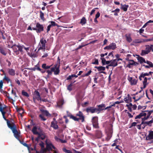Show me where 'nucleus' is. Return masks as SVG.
Here are the masks:
<instances>
[{
  "instance_id": "1",
  "label": "nucleus",
  "mask_w": 153,
  "mask_h": 153,
  "mask_svg": "<svg viewBox=\"0 0 153 153\" xmlns=\"http://www.w3.org/2000/svg\"><path fill=\"white\" fill-rule=\"evenodd\" d=\"M32 131L33 134L35 135H38V136L36 137L35 140L38 142L40 139L42 140H44L45 139V136L44 133L43 132L42 129L39 127L34 126L33 128Z\"/></svg>"
},
{
  "instance_id": "2",
  "label": "nucleus",
  "mask_w": 153,
  "mask_h": 153,
  "mask_svg": "<svg viewBox=\"0 0 153 153\" xmlns=\"http://www.w3.org/2000/svg\"><path fill=\"white\" fill-rule=\"evenodd\" d=\"M52 65H47L45 63H44L42 65V68L46 70V72L48 73L46 76L48 78H49L50 75L52 74V72L54 71V69L53 68L51 67Z\"/></svg>"
},
{
  "instance_id": "3",
  "label": "nucleus",
  "mask_w": 153,
  "mask_h": 153,
  "mask_svg": "<svg viewBox=\"0 0 153 153\" xmlns=\"http://www.w3.org/2000/svg\"><path fill=\"white\" fill-rule=\"evenodd\" d=\"M12 131L14 134V137L18 140H19V137L20 136V133H19L16 128V125L14 123H12V125L8 127Z\"/></svg>"
},
{
  "instance_id": "4",
  "label": "nucleus",
  "mask_w": 153,
  "mask_h": 153,
  "mask_svg": "<svg viewBox=\"0 0 153 153\" xmlns=\"http://www.w3.org/2000/svg\"><path fill=\"white\" fill-rule=\"evenodd\" d=\"M36 28L33 27V30H36L38 33H40L41 32L43 31L44 30V27L42 25L40 24L39 22H37L36 23Z\"/></svg>"
},
{
  "instance_id": "5",
  "label": "nucleus",
  "mask_w": 153,
  "mask_h": 153,
  "mask_svg": "<svg viewBox=\"0 0 153 153\" xmlns=\"http://www.w3.org/2000/svg\"><path fill=\"white\" fill-rule=\"evenodd\" d=\"M91 122L93 127L98 128H99L98 123V117L97 116H95L92 117Z\"/></svg>"
},
{
  "instance_id": "6",
  "label": "nucleus",
  "mask_w": 153,
  "mask_h": 153,
  "mask_svg": "<svg viewBox=\"0 0 153 153\" xmlns=\"http://www.w3.org/2000/svg\"><path fill=\"white\" fill-rule=\"evenodd\" d=\"M46 148L47 151L49 152L52 151V149H56L55 147L51 142H46Z\"/></svg>"
},
{
  "instance_id": "7",
  "label": "nucleus",
  "mask_w": 153,
  "mask_h": 153,
  "mask_svg": "<svg viewBox=\"0 0 153 153\" xmlns=\"http://www.w3.org/2000/svg\"><path fill=\"white\" fill-rule=\"evenodd\" d=\"M146 48L145 50H142L141 51V55L144 56L149 53L151 51L150 46L149 45H147L145 46Z\"/></svg>"
},
{
  "instance_id": "8",
  "label": "nucleus",
  "mask_w": 153,
  "mask_h": 153,
  "mask_svg": "<svg viewBox=\"0 0 153 153\" xmlns=\"http://www.w3.org/2000/svg\"><path fill=\"white\" fill-rule=\"evenodd\" d=\"M47 43L46 40L44 38H42L40 39V46L39 48L38 51L40 50L45 49V44Z\"/></svg>"
},
{
  "instance_id": "9",
  "label": "nucleus",
  "mask_w": 153,
  "mask_h": 153,
  "mask_svg": "<svg viewBox=\"0 0 153 153\" xmlns=\"http://www.w3.org/2000/svg\"><path fill=\"white\" fill-rule=\"evenodd\" d=\"M59 67L60 65L57 63L55 64L53 67H52V68H53L54 69V71H53V72H54L55 75H58L59 74L60 72Z\"/></svg>"
},
{
  "instance_id": "10",
  "label": "nucleus",
  "mask_w": 153,
  "mask_h": 153,
  "mask_svg": "<svg viewBox=\"0 0 153 153\" xmlns=\"http://www.w3.org/2000/svg\"><path fill=\"white\" fill-rule=\"evenodd\" d=\"M97 110L96 108L93 107H89L86 108L85 111L87 113H97Z\"/></svg>"
},
{
  "instance_id": "11",
  "label": "nucleus",
  "mask_w": 153,
  "mask_h": 153,
  "mask_svg": "<svg viewBox=\"0 0 153 153\" xmlns=\"http://www.w3.org/2000/svg\"><path fill=\"white\" fill-rule=\"evenodd\" d=\"M117 48L116 45L115 43L113 42L108 46H106L104 48V50L112 49L114 50Z\"/></svg>"
},
{
  "instance_id": "12",
  "label": "nucleus",
  "mask_w": 153,
  "mask_h": 153,
  "mask_svg": "<svg viewBox=\"0 0 153 153\" xmlns=\"http://www.w3.org/2000/svg\"><path fill=\"white\" fill-rule=\"evenodd\" d=\"M76 116L79 117V118H78L79 121V120H81L82 122H84L85 120V117L83 115V114L81 111H79L78 113L76 114Z\"/></svg>"
},
{
  "instance_id": "13",
  "label": "nucleus",
  "mask_w": 153,
  "mask_h": 153,
  "mask_svg": "<svg viewBox=\"0 0 153 153\" xmlns=\"http://www.w3.org/2000/svg\"><path fill=\"white\" fill-rule=\"evenodd\" d=\"M94 68L97 69L100 72V73H103L104 74H105V72L103 71L105 70V68L104 67L100 66H95Z\"/></svg>"
},
{
  "instance_id": "14",
  "label": "nucleus",
  "mask_w": 153,
  "mask_h": 153,
  "mask_svg": "<svg viewBox=\"0 0 153 153\" xmlns=\"http://www.w3.org/2000/svg\"><path fill=\"white\" fill-rule=\"evenodd\" d=\"M33 97L38 101L41 99V97L40 93L38 91L36 90L35 91Z\"/></svg>"
},
{
  "instance_id": "15",
  "label": "nucleus",
  "mask_w": 153,
  "mask_h": 153,
  "mask_svg": "<svg viewBox=\"0 0 153 153\" xmlns=\"http://www.w3.org/2000/svg\"><path fill=\"white\" fill-rule=\"evenodd\" d=\"M145 111H143L141 113H140L137 116L135 117V119H140V118L142 119V117L143 116H146V113H145Z\"/></svg>"
},
{
  "instance_id": "16",
  "label": "nucleus",
  "mask_w": 153,
  "mask_h": 153,
  "mask_svg": "<svg viewBox=\"0 0 153 153\" xmlns=\"http://www.w3.org/2000/svg\"><path fill=\"white\" fill-rule=\"evenodd\" d=\"M149 134L146 137V139L147 140H149L153 139V131H149Z\"/></svg>"
},
{
  "instance_id": "17",
  "label": "nucleus",
  "mask_w": 153,
  "mask_h": 153,
  "mask_svg": "<svg viewBox=\"0 0 153 153\" xmlns=\"http://www.w3.org/2000/svg\"><path fill=\"white\" fill-rule=\"evenodd\" d=\"M97 106L98 107V108H97V114L99 113L101 111L104 109L103 108L105 107V105L104 104H102L99 105H98Z\"/></svg>"
},
{
  "instance_id": "18",
  "label": "nucleus",
  "mask_w": 153,
  "mask_h": 153,
  "mask_svg": "<svg viewBox=\"0 0 153 153\" xmlns=\"http://www.w3.org/2000/svg\"><path fill=\"white\" fill-rule=\"evenodd\" d=\"M67 116L70 117V119L73 120L75 121H78L79 119L76 117L74 116L70 113H69L68 111H67Z\"/></svg>"
},
{
  "instance_id": "19",
  "label": "nucleus",
  "mask_w": 153,
  "mask_h": 153,
  "mask_svg": "<svg viewBox=\"0 0 153 153\" xmlns=\"http://www.w3.org/2000/svg\"><path fill=\"white\" fill-rule=\"evenodd\" d=\"M51 126L55 129H57L59 128L57 125V122L56 121H52L51 123Z\"/></svg>"
},
{
  "instance_id": "20",
  "label": "nucleus",
  "mask_w": 153,
  "mask_h": 153,
  "mask_svg": "<svg viewBox=\"0 0 153 153\" xmlns=\"http://www.w3.org/2000/svg\"><path fill=\"white\" fill-rule=\"evenodd\" d=\"M123 100L126 103H127L132 101L131 97L130 96L129 94H127V97L125 98Z\"/></svg>"
},
{
  "instance_id": "21",
  "label": "nucleus",
  "mask_w": 153,
  "mask_h": 153,
  "mask_svg": "<svg viewBox=\"0 0 153 153\" xmlns=\"http://www.w3.org/2000/svg\"><path fill=\"white\" fill-rule=\"evenodd\" d=\"M102 134L100 131L97 130L96 131L95 136L98 138H100L102 137Z\"/></svg>"
},
{
  "instance_id": "22",
  "label": "nucleus",
  "mask_w": 153,
  "mask_h": 153,
  "mask_svg": "<svg viewBox=\"0 0 153 153\" xmlns=\"http://www.w3.org/2000/svg\"><path fill=\"white\" fill-rule=\"evenodd\" d=\"M111 61V62L110 64H109V66L114 67L116 66L117 65V61L116 59Z\"/></svg>"
},
{
  "instance_id": "23",
  "label": "nucleus",
  "mask_w": 153,
  "mask_h": 153,
  "mask_svg": "<svg viewBox=\"0 0 153 153\" xmlns=\"http://www.w3.org/2000/svg\"><path fill=\"white\" fill-rule=\"evenodd\" d=\"M41 111L43 115H45L46 116L49 117H50L51 116V114H49V112L46 110L42 109L41 110Z\"/></svg>"
},
{
  "instance_id": "24",
  "label": "nucleus",
  "mask_w": 153,
  "mask_h": 153,
  "mask_svg": "<svg viewBox=\"0 0 153 153\" xmlns=\"http://www.w3.org/2000/svg\"><path fill=\"white\" fill-rule=\"evenodd\" d=\"M8 72L9 75L14 76L15 74V71L12 68H9L8 69Z\"/></svg>"
},
{
  "instance_id": "25",
  "label": "nucleus",
  "mask_w": 153,
  "mask_h": 153,
  "mask_svg": "<svg viewBox=\"0 0 153 153\" xmlns=\"http://www.w3.org/2000/svg\"><path fill=\"white\" fill-rule=\"evenodd\" d=\"M3 117L4 118V119L7 121V126L8 127L10 126H11V125H12V123H14V120H13V122L12 121H9L6 118V117L5 116V115H2Z\"/></svg>"
},
{
  "instance_id": "26",
  "label": "nucleus",
  "mask_w": 153,
  "mask_h": 153,
  "mask_svg": "<svg viewBox=\"0 0 153 153\" xmlns=\"http://www.w3.org/2000/svg\"><path fill=\"white\" fill-rule=\"evenodd\" d=\"M121 7L120 8L121 9L123 10L124 11H126L127 10L128 8V5H123L122 4H121Z\"/></svg>"
},
{
  "instance_id": "27",
  "label": "nucleus",
  "mask_w": 153,
  "mask_h": 153,
  "mask_svg": "<svg viewBox=\"0 0 153 153\" xmlns=\"http://www.w3.org/2000/svg\"><path fill=\"white\" fill-rule=\"evenodd\" d=\"M16 46H17L16 45H14L12 47V48H13L14 52L16 53L17 54H18L19 53L18 51V48Z\"/></svg>"
},
{
  "instance_id": "28",
  "label": "nucleus",
  "mask_w": 153,
  "mask_h": 153,
  "mask_svg": "<svg viewBox=\"0 0 153 153\" xmlns=\"http://www.w3.org/2000/svg\"><path fill=\"white\" fill-rule=\"evenodd\" d=\"M18 48V51H20L21 53L23 52V48L24 47L23 45H17L16 46Z\"/></svg>"
},
{
  "instance_id": "29",
  "label": "nucleus",
  "mask_w": 153,
  "mask_h": 153,
  "mask_svg": "<svg viewBox=\"0 0 153 153\" xmlns=\"http://www.w3.org/2000/svg\"><path fill=\"white\" fill-rule=\"evenodd\" d=\"M126 38V40L128 42H130L132 41V39L130 35L126 34L125 35Z\"/></svg>"
},
{
  "instance_id": "30",
  "label": "nucleus",
  "mask_w": 153,
  "mask_h": 153,
  "mask_svg": "<svg viewBox=\"0 0 153 153\" xmlns=\"http://www.w3.org/2000/svg\"><path fill=\"white\" fill-rule=\"evenodd\" d=\"M112 136V133L109 132L107 134V137L105 138V140L107 141H109L111 137Z\"/></svg>"
},
{
  "instance_id": "31",
  "label": "nucleus",
  "mask_w": 153,
  "mask_h": 153,
  "mask_svg": "<svg viewBox=\"0 0 153 153\" xmlns=\"http://www.w3.org/2000/svg\"><path fill=\"white\" fill-rule=\"evenodd\" d=\"M39 13L40 17V18L43 21H44L45 20V19L44 17V13H43L41 10H40Z\"/></svg>"
},
{
  "instance_id": "32",
  "label": "nucleus",
  "mask_w": 153,
  "mask_h": 153,
  "mask_svg": "<svg viewBox=\"0 0 153 153\" xmlns=\"http://www.w3.org/2000/svg\"><path fill=\"white\" fill-rule=\"evenodd\" d=\"M147 78L146 77H145L144 78V79L143 81V88H145L146 87V85H147Z\"/></svg>"
},
{
  "instance_id": "33",
  "label": "nucleus",
  "mask_w": 153,
  "mask_h": 153,
  "mask_svg": "<svg viewBox=\"0 0 153 153\" xmlns=\"http://www.w3.org/2000/svg\"><path fill=\"white\" fill-rule=\"evenodd\" d=\"M64 103V101L63 100H60L57 103V105L59 107H61Z\"/></svg>"
},
{
  "instance_id": "34",
  "label": "nucleus",
  "mask_w": 153,
  "mask_h": 153,
  "mask_svg": "<svg viewBox=\"0 0 153 153\" xmlns=\"http://www.w3.org/2000/svg\"><path fill=\"white\" fill-rule=\"evenodd\" d=\"M138 60L139 61L140 64H142L143 62H145L146 60L145 59L142 57H140L138 59Z\"/></svg>"
},
{
  "instance_id": "35",
  "label": "nucleus",
  "mask_w": 153,
  "mask_h": 153,
  "mask_svg": "<svg viewBox=\"0 0 153 153\" xmlns=\"http://www.w3.org/2000/svg\"><path fill=\"white\" fill-rule=\"evenodd\" d=\"M0 53L4 55L5 56L6 55L7 53L5 52L4 49L1 46H0Z\"/></svg>"
},
{
  "instance_id": "36",
  "label": "nucleus",
  "mask_w": 153,
  "mask_h": 153,
  "mask_svg": "<svg viewBox=\"0 0 153 153\" xmlns=\"http://www.w3.org/2000/svg\"><path fill=\"white\" fill-rule=\"evenodd\" d=\"M76 82V81L75 80L74 81V82L72 81L71 82V83L67 86V89L69 91H71L72 90V88L71 87L72 86V84L75 82Z\"/></svg>"
},
{
  "instance_id": "37",
  "label": "nucleus",
  "mask_w": 153,
  "mask_h": 153,
  "mask_svg": "<svg viewBox=\"0 0 153 153\" xmlns=\"http://www.w3.org/2000/svg\"><path fill=\"white\" fill-rule=\"evenodd\" d=\"M86 19L85 17H83L81 19L80 23L82 25L85 24L86 23Z\"/></svg>"
},
{
  "instance_id": "38",
  "label": "nucleus",
  "mask_w": 153,
  "mask_h": 153,
  "mask_svg": "<svg viewBox=\"0 0 153 153\" xmlns=\"http://www.w3.org/2000/svg\"><path fill=\"white\" fill-rule=\"evenodd\" d=\"M92 72L91 70H89L87 73L84 74H82L81 75V77H83L86 76H87L90 75L91 73Z\"/></svg>"
},
{
  "instance_id": "39",
  "label": "nucleus",
  "mask_w": 153,
  "mask_h": 153,
  "mask_svg": "<svg viewBox=\"0 0 153 153\" xmlns=\"http://www.w3.org/2000/svg\"><path fill=\"white\" fill-rule=\"evenodd\" d=\"M142 122L141 123L142 128L143 129H144L145 127L146 126V125L145 123V122H144V120H141Z\"/></svg>"
},
{
  "instance_id": "40",
  "label": "nucleus",
  "mask_w": 153,
  "mask_h": 153,
  "mask_svg": "<svg viewBox=\"0 0 153 153\" xmlns=\"http://www.w3.org/2000/svg\"><path fill=\"white\" fill-rule=\"evenodd\" d=\"M133 42L135 43H141L143 42V39H136L134 40Z\"/></svg>"
},
{
  "instance_id": "41",
  "label": "nucleus",
  "mask_w": 153,
  "mask_h": 153,
  "mask_svg": "<svg viewBox=\"0 0 153 153\" xmlns=\"http://www.w3.org/2000/svg\"><path fill=\"white\" fill-rule=\"evenodd\" d=\"M138 80V79H132L131 82V85H136L137 83Z\"/></svg>"
},
{
  "instance_id": "42",
  "label": "nucleus",
  "mask_w": 153,
  "mask_h": 153,
  "mask_svg": "<svg viewBox=\"0 0 153 153\" xmlns=\"http://www.w3.org/2000/svg\"><path fill=\"white\" fill-rule=\"evenodd\" d=\"M2 94H3L5 96H6L9 99H10L11 100H12V101H13V99H12L9 96H8L7 95V94H9V93H7L6 91H4V93H3Z\"/></svg>"
},
{
  "instance_id": "43",
  "label": "nucleus",
  "mask_w": 153,
  "mask_h": 153,
  "mask_svg": "<svg viewBox=\"0 0 153 153\" xmlns=\"http://www.w3.org/2000/svg\"><path fill=\"white\" fill-rule=\"evenodd\" d=\"M22 94L24 96L26 97H28L29 96V95L28 94V93L25 91L24 90H23L22 91Z\"/></svg>"
},
{
  "instance_id": "44",
  "label": "nucleus",
  "mask_w": 153,
  "mask_h": 153,
  "mask_svg": "<svg viewBox=\"0 0 153 153\" xmlns=\"http://www.w3.org/2000/svg\"><path fill=\"white\" fill-rule=\"evenodd\" d=\"M62 150L65 153H73L71 150H67L65 148H63L62 149Z\"/></svg>"
},
{
  "instance_id": "45",
  "label": "nucleus",
  "mask_w": 153,
  "mask_h": 153,
  "mask_svg": "<svg viewBox=\"0 0 153 153\" xmlns=\"http://www.w3.org/2000/svg\"><path fill=\"white\" fill-rule=\"evenodd\" d=\"M6 108V106L4 104L0 103V110L1 109H4Z\"/></svg>"
},
{
  "instance_id": "46",
  "label": "nucleus",
  "mask_w": 153,
  "mask_h": 153,
  "mask_svg": "<svg viewBox=\"0 0 153 153\" xmlns=\"http://www.w3.org/2000/svg\"><path fill=\"white\" fill-rule=\"evenodd\" d=\"M51 25H51V26H57L58 27H59V25L56 24L53 21H51Z\"/></svg>"
},
{
  "instance_id": "47",
  "label": "nucleus",
  "mask_w": 153,
  "mask_h": 153,
  "mask_svg": "<svg viewBox=\"0 0 153 153\" xmlns=\"http://www.w3.org/2000/svg\"><path fill=\"white\" fill-rule=\"evenodd\" d=\"M94 61L92 62V64L94 65H98L99 64V62L98 59H95Z\"/></svg>"
},
{
  "instance_id": "48",
  "label": "nucleus",
  "mask_w": 153,
  "mask_h": 153,
  "mask_svg": "<svg viewBox=\"0 0 153 153\" xmlns=\"http://www.w3.org/2000/svg\"><path fill=\"white\" fill-rule=\"evenodd\" d=\"M100 59L102 60V65H105L106 61V60L104 57H101Z\"/></svg>"
},
{
  "instance_id": "49",
  "label": "nucleus",
  "mask_w": 153,
  "mask_h": 153,
  "mask_svg": "<svg viewBox=\"0 0 153 153\" xmlns=\"http://www.w3.org/2000/svg\"><path fill=\"white\" fill-rule=\"evenodd\" d=\"M74 77V74H72L71 75H69L68 77H67L66 80H71L72 78Z\"/></svg>"
},
{
  "instance_id": "50",
  "label": "nucleus",
  "mask_w": 153,
  "mask_h": 153,
  "mask_svg": "<svg viewBox=\"0 0 153 153\" xmlns=\"http://www.w3.org/2000/svg\"><path fill=\"white\" fill-rule=\"evenodd\" d=\"M16 110L18 112L20 113L21 111H23L22 112V113H23L24 112V109L22 108H19L18 107H17L16 108Z\"/></svg>"
},
{
  "instance_id": "51",
  "label": "nucleus",
  "mask_w": 153,
  "mask_h": 153,
  "mask_svg": "<svg viewBox=\"0 0 153 153\" xmlns=\"http://www.w3.org/2000/svg\"><path fill=\"white\" fill-rule=\"evenodd\" d=\"M39 117L41 119V120L43 121H45L46 120V119L44 117L43 114H41L39 115Z\"/></svg>"
},
{
  "instance_id": "52",
  "label": "nucleus",
  "mask_w": 153,
  "mask_h": 153,
  "mask_svg": "<svg viewBox=\"0 0 153 153\" xmlns=\"http://www.w3.org/2000/svg\"><path fill=\"white\" fill-rule=\"evenodd\" d=\"M19 141H20V142L24 146L26 147H29L27 143H24L23 142H22L20 140H19Z\"/></svg>"
},
{
  "instance_id": "53",
  "label": "nucleus",
  "mask_w": 153,
  "mask_h": 153,
  "mask_svg": "<svg viewBox=\"0 0 153 153\" xmlns=\"http://www.w3.org/2000/svg\"><path fill=\"white\" fill-rule=\"evenodd\" d=\"M47 151V150L46 148H43L41 149V153H45Z\"/></svg>"
},
{
  "instance_id": "54",
  "label": "nucleus",
  "mask_w": 153,
  "mask_h": 153,
  "mask_svg": "<svg viewBox=\"0 0 153 153\" xmlns=\"http://www.w3.org/2000/svg\"><path fill=\"white\" fill-rule=\"evenodd\" d=\"M153 40V38L152 39H143V42H147L149 41H152Z\"/></svg>"
},
{
  "instance_id": "55",
  "label": "nucleus",
  "mask_w": 153,
  "mask_h": 153,
  "mask_svg": "<svg viewBox=\"0 0 153 153\" xmlns=\"http://www.w3.org/2000/svg\"><path fill=\"white\" fill-rule=\"evenodd\" d=\"M39 145L41 146V149L44 148V144L42 141H41V142L39 143Z\"/></svg>"
},
{
  "instance_id": "56",
  "label": "nucleus",
  "mask_w": 153,
  "mask_h": 153,
  "mask_svg": "<svg viewBox=\"0 0 153 153\" xmlns=\"http://www.w3.org/2000/svg\"><path fill=\"white\" fill-rule=\"evenodd\" d=\"M137 123L136 122H134L132 123L131 126L129 127V128H131L133 126H136Z\"/></svg>"
},
{
  "instance_id": "57",
  "label": "nucleus",
  "mask_w": 153,
  "mask_h": 153,
  "mask_svg": "<svg viewBox=\"0 0 153 153\" xmlns=\"http://www.w3.org/2000/svg\"><path fill=\"white\" fill-rule=\"evenodd\" d=\"M88 44H85V45H80L79 46V47L76 49V50H79V49H81V48H82V47H84V46H86Z\"/></svg>"
},
{
  "instance_id": "58",
  "label": "nucleus",
  "mask_w": 153,
  "mask_h": 153,
  "mask_svg": "<svg viewBox=\"0 0 153 153\" xmlns=\"http://www.w3.org/2000/svg\"><path fill=\"white\" fill-rule=\"evenodd\" d=\"M4 80H5L7 82H9L10 81V79L7 77L5 76L4 78Z\"/></svg>"
},
{
  "instance_id": "59",
  "label": "nucleus",
  "mask_w": 153,
  "mask_h": 153,
  "mask_svg": "<svg viewBox=\"0 0 153 153\" xmlns=\"http://www.w3.org/2000/svg\"><path fill=\"white\" fill-rule=\"evenodd\" d=\"M98 9V8H94V9L92 10H91V12L90 13V15H91L92 14H93L94 13V12L95 11V9Z\"/></svg>"
},
{
  "instance_id": "60",
  "label": "nucleus",
  "mask_w": 153,
  "mask_h": 153,
  "mask_svg": "<svg viewBox=\"0 0 153 153\" xmlns=\"http://www.w3.org/2000/svg\"><path fill=\"white\" fill-rule=\"evenodd\" d=\"M149 116H149V115L147 114L146 117L145 116L144 117L142 118L141 120H145L149 118Z\"/></svg>"
},
{
  "instance_id": "61",
  "label": "nucleus",
  "mask_w": 153,
  "mask_h": 153,
  "mask_svg": "<svg viewBox=\"0 0 153 153\" xmlns=\"http://www.w3.org/2000/svg\"><path fill=\"white\" fill-rule=\"evenodd\" d=\"M51 27V25H50L48 26L47 30V33H48V32L50 30Z\"/></svg>"
},
{
  "instance_id": "62",
  "label": "nucleus",
  "mask_w": 153,
  "mask_h": 153,
  "mask_svg": "<svg viewBox=\"0 0 153 153\" xmlns=\"http://www.w3.org/2000/svg\"><path fill=\"white\" fill-rule=\"evenodd\" d=\"M3 82L2 80L0 81V88L1 89L2 88L3 86Z\"/></svg>"
},
{
  "instance_id": "63",
  "label": "nucleus",
  "mask_w": 153,
  "mask_h": 153,
  "mask_svg": "<svg viewBox=\"0 0 153 153\" xmlns=\"http://www.w3.org/2000/svg\"><path fill=\"white\" fill-rule=\"evenodd\" d=\"M100 15V13L99 12H97V13L95 17L96 18H98Z\"/></svg>"
},
{
  "instance_id": "64",
  "label": "nucleus",
  "mask_w": 153,
  "mask_h": 153,
  "mask_svg": "<svg viewBox=\"0 0 153 153\" xmlns=\"http://www.w3.org/2000/svg\"><path fill=\"white\" fill-rule=\"evenodd\" d=\"M148 65H149L150 67L151 68H153V64L152 63V62H149V63L148 64Z\"/></svg>"
}]
</instances>
